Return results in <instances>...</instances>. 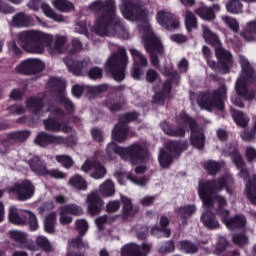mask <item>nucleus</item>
I'll list each match as a JSON object with an SVG mask.
<instances>
[{"instance_id": "nucleus-51", "label": "nucleus", "mask_w": 256, "mask_h": 256, "mask_svg": "<svg viewBox=\"0 0 256 256\" xmlns=\"http://www.w3.org/2000/svg\"><path fill=\"white\" fill-rule=\"evenodd\" d=\"M204 167L210 175H215L217 173V171H219V169H221V164L210 160L204 164Z\"/></svg>"}, {"instance_id": "nucleus-16", "label": "nucleus", "mask_w": 256, "mask_h": 256, "mask_svg": "<svg viewBox=\"0 0 256 256\" xmlns=\"http://www.w3.org/2000/svg\"><path fill=\"white\" fill-rule=\"evenodd\" d=\"M49 87L52 89H55V91H58L60 93L59 96V102L61 105H64L66 111L68 113H73L75 110V106L73 105V102L67 98V94L65 93V80H61L59 78H52L48 82Z\"/></svg>"}, {"instance_id": "nucleus-12", "label": "nucleus", "mask_w": 256, "mask_h": 256, "mask_svg": "<svg viewBox=\"0 0 256 256\" xmlns=\"http://www.w3.org/2000/svg\"><path fill=\"white\" fill-rule=\"evenodd\" d=\"M216 201V211H218L223 223H225L228 229H241L247 225V218L243 215H236L233 218H229V210L225 209V207H227V200H225V197L218 196Z\"/></svg>"}, {"instance_id": "nucleus-3", "label": "nucleus", "mask_w": 256, "mask_h": 256, "mask_svg": "<svg viewBox=\"0 0 256 256\" xmlns=\"http://www.w3.org/2000/svg\"><path fill=\"white\" fill-rule=\"evenodd\" d=\"M232 184L233 177L229 174L222 176L217 180L199 183L198 193L205 209V212L201 216V221L207 229H219L221 226L219 220L215 218V214L211 213V211H216L217 215H221L217 211V198L221 196H213V193L223 191V189L229 191V187H231Z\"/></svg>"}, {"instance_id": "nucleus-43", "label": "nucleus", "mask_w": 256, "mask_h": 256, "mask_svg": "<svg viewBox=\"0 0 256 256\" xmlns=\"http://www.w3.org/2000/svg\"><path fill=\"white\" fill-rule=\"evenodd\" d=\"M169 93H171V82L166 81L163 85V91L154 95L155 103H163L165 97H169Z\"/></svg>"}, {"instance_id": "nucleus-22", "label": "nucleus", "mask_w": 256, "mask_h": 256, "mask_svg": "<svg viewBox=\"0 0 256 256\" xmlns=\"http://www.w3.org/2000/svg\"><path fill=\"white\" fill-rule=\"evenodd\" d=\"M130 53L133 57L134 61V67L132 69V77L133 79H140L141 75H143V72L139 67H147L149 64L147 57L143 55L139 50L131 48Z\"/></svg>"}, {"instance_id": "nucleus-4", "label": "nucleus", "mask_w": 256, "mask_h": 256, "mask_svg": "<svg viewBox=\"0 0 256 256\" xmlns=\"http://www.w3.org/2000/svg\"><path fill=\"white\" fill-rule=\"evenodd\" d=\"M89 9L99 15L94 24V31L97 35L100 37L118 35L122 39H129L127 27L121 24L115 14V1L108 0L104 3L101 0H96L89 5Z\"/></svg>"}, {"instance_id": "nucleus-13", "label": "nucleus", "mask_w": 256, "mask_h": 256, "mask_svg": "<svg viewBox=\"0 0 256 256\" xmlns=\"http://www.w3.org/2000/svg\"><path fill=\"white\" fill-rule=\"evenodd\" d=\"M187 150V143L185 142H168L166 149H160L158 161L163 169H167L175 157L181 155V151Z\"/></svg>"}, {"instance_id": "nucleus-46", "label": "nucleus", "mask_w": 256, "mask_h": 256, "mask_svg": "<svg viewBox=\"0 0 256 256\" xmlns=\"http://www.w3.org/2000/svg\"><path fill=\"white\" fill-rule=\"evenodd\" d=\"M35 141L40 147H47V145H51V134L42 132L37 135Z\"/></svg>"}, {"instance_id": "nucleus-53", "label": "nucleus", "mask_w": 256, "mask_h": 256, "mask_svg": "<svg viewBox=\"0 0 256 256\" xmlns=\"http://www.w3.org/2000/svg\"><path fill=\"white\" fill-rule=\"evenodd\" d=\"M76 228L78 229L80 235H85L87 229H89V223L85 219H79L76 221Z\"/></svg>"}, {"instance_id": "nucleus-60", "label": "nucleus", "mask_w": 256, "mask_h": 256, "mask_svg": "<svg viewBox=\"0 0 256 256\" xmlns=\"http://www.w3.org/2000/svg\"><path fill=\"white\" fill-rule=\"evenodd\" d=\"M159 78V74H157V72L153 69H149L146 72V81H148V83H153V81H157V79Z\"/></svg>"}, {"instance_id": "nucleus-38", "label": "nucleus", "mask_w": 256, "mask_h": 256, "mask_svg": "<svg viewBox=\"0 0 256 256\" xmlns=\"http://www.w3.org/2000/svg\"><path fill=\"white\" fill-rule=\"evenodd\" d=\"M55 223H57V214L55 212H51L44 220V229L46 233H53L55 231Z\"/></svg>"}, {"instance_id": "nucleus-44", "label": "nucleus", "mask_w": 256, "mask_h": 256, "mask_svg": "<svg viewBox=\"0 0 256 256\" xmlns=\"http://www.w3.org/2000/svg\"><path fill=\"white\" fill-rule=\"evenodd\" d=\"M36 245L46 253H53V246H51V242L45 236L36 237Z\"/></svg>"}, {"instance_id": "nucleus-5", "label": "nucleus", "mask_w": 256, "mask_h": 256, "mask_svg": "<svg viewBox=\"0 0 256 256\" xmlns=\"http://www.w3.org/2000/svg\"><path fill=\"white\" fill-rule=\"evenodd\" d=\"M26 106L28 111H31V113H34L37 117H43L45 111H49V118L44 120L46 131H52L53 133H71L72 128L69 125L59 123L55 120V118L61 119V117L65 115L63 110L59 109L57 106H43V99L41 98H29L26 101Z\"/></svg>"}, {"instance_id": "nucleus-33", "label": "nucleus", "mask_w": 256, "mask_h": 256, "mask_svg": "<svg viewBox=\"0 0 256 256\" xmlns=\"http://www.w3.org/2000/svg\"><path fill=\"white\" fill-rule=\"evenodd\" d=\"M99 191L103 197H113L115 195V184L111 179H107L99 186Z\"/></svg>"}, {"instance_id": "nucleus-34", "label": "nucleus", "mask_w": 256, "mask_h": 256, "mask_svg": "<svg viewBox=\"0 0 256 256\" xmlns=\"http://www.w3.org/2000/svg\"><path fill=\"white\" fill-rule=\"evenodd\" d=\"M41 9H42L43 13L46 15V17L53 19V21H56L58 23H63V21H65V19L63 18V15L55 13V11H53V9H51V6H49V4L42 3Z\"/></svg>"}, {"instance_id": "nucleus-36", "label": "nucleus", "mask_w": 256, "mask_h": 256, "mask_svg": "<svg viewBox=\"0 0 256 256\" xmlns=\"http://www.w3.org/2000/svg\"><path fill=\"white\" fill-rule=\"evenodd\" d=\"M52 5L62 13H69V11H73L75 9L73 3L67 0H53Z\"/></svg>"}, {"instance_id": "nucleus-19", "label": "nucleus", "mask_w": 256, "mask_h": 256, "mask_svg": "<svg viewBox=\"0 0 256 256\" xmlns=\"http://www.w3.org/2000/svg\"><path fill=\"white\" fill-rule=\"evenodd\" d=\"M43 69H45V63L35 58L27 59L16 67V71L23 75H35V73H41Z\"/></svg>"}, {"instance_id": "nucleus-55", "label": "nucleus", "mask_w": 256, "mask_h": 256, "mask_svg": "<svg viewBox=\"0 0 256 256\" xmlns=\"http://www.w3.org/2000/svg\"><path fill=\"white\" fill-rule=\"evenodd\" d=\"M90 79H101L103 77V70L99 67H94L88 71Z\"/></svg>"}, {"instance_id": "nucleus-48", "label": "nucleus", "mask_w": 256, "mask_h": 256, "mask_svg": "<svg viewBox=\"0 0 256 256\" xmlns=\"http://www.w3.org/2000/svg\"><path fill=\"white\" fill-rule=\"evenodd\" d=\"M31 133L29 131H17L9 134L10 139L17 141L18 143H23L26 139H29Z\"/></svg>"}, {"instance_id": "nucleus-7", "label": "nucleus", "mask_w": 256, "mask_h": 256, "mask_svg": "<svg viewBox=\"0 0 256 256\" xmlns=\"http://www.w3.org/2000/svg\"><path fill=\"white\" fill-rule=\"evenodd\" d=\"M203 38L206 43H210L215 47L216 57L219 62V69L222 73H231L233 69V55L231 52L225 50L221 45V40L217 37V34L213 33L211 29L205 24H202Z\"/></svg>"}, {"instance_id": "nucleus-28", "label": "nucleus", "mask_w": 256, "mask_h": 256, "mask_svg": "<svg viewBox=\"0 0 256 256\" xmlns=\"http://www.w3.org/2000/svg\"><path fill=\"white\" fill-rule=\"evenodd\" d=\"M245 195L252 205H256V175L245 184Z\"/></svg>"}, {"instance_id": "nucleus-41", "label": "nucleus", "mask_w": 256, "mask_h": 256, "mask_svg": "<svg viewBox=\"0 0 256 256\" xmlns=\"http://www.w3.org/2000/svg\"><path fill=\"white\" fill-rule=\"evenodd\" d=\"M185 17V27L189 33L193 31V29H197V17L191 11H186L184 14Z\"/></svg>"}, {"instance_id": "nucleus-50", "label": "nucleus", "mask_w": 256, "mask_h": 256, "mask_svg": "<svg viewBox=\"0 0 256 256\" xmlns=\"http://www.w3.org/2000/svg\"><path fill=\"white\" fill-rule=\"evenodd\" d=\"M56 161L61 163L65 169L73 167V158H71L69 155H57Z\"/></svg>"}, {"instance_id": "nucleus-26", "label": "nucleus", "mask_w": 256, "mask_h": 256, "mask_svg": "<svg viewBox=\"0 0 256 256\" xmlns=\"http://www.w3.org/2000/svg\"><path fill=\"white\" fill-rule=\"evenodd\" d=\"M229 155H231L234 165L240 170L239 177H241V179H247V177H249V172L245 169V163L243 162V158H241L239 151L233 148L229 151Z\"/></svg>"}, {"instance_id": "nucleus-58", "label": "nucleus", "mask_w": 256, "mask_h": 256, "mask_svg": "<svg viewBox=\"0 0 256 256\" xmlns=\"http://www.w3.org/2000/svg\"><path fill=\"white\" fill-rule=\"evenodd\" d=\"M8 51L11 55H21V48L17 46L15 41L8 43Z\"/></svg>"}, {"instance_id": "nucleus-61", "label": "nucleus", "mask_w": 256, "mask_h": 256, "mask_svg": "<svg viewBox=\"0 0 256 256\" xmlns=\"http://www.w3.org/2000/svg\"><path fill=\"white\" fill-rule=\"evenodd\" d=\"M47 175H50V177H54V179H65V173L57 169L47 170Z\"/></svg>"}, {"instance_id": "nucleus-49", "label": "nucleus", "mask_w": 256, "mask_h": 256, "mask_svg": "<svg viewBox=\"0 0 256 256\" xmlns=\"http://www.w3.org/2000/svg\"><path fill=\"white\" fill-rule=\"evenodd\" d=\"M178 247L185 253H197V246L187 240L180 241Z\"/></svg>"}, {"instance_id": "nucleus-6", "label": "nucleus", "mask_w": 256, "mask_h": 256, "mask_svg": "<svg viewBox=\"0 0 256 256\" xmlns=\"http://www.w3.org/2000/svg\"><path fill=\"white\" fill-rule=\"evenodd\" d=\"M178 123L181 125V127L176 129L167 122H162L160 127L162 131H164V133L170 137H184L185 127L188 125L191 129L190 139L192 145L196 147V149H203V146L205 145V134L203 133V130L197 128L195 120L191 119V117H189L185 112H181Z\"/></svg>"}, {"instance_id": "nucleus-10", "label": "nucleus", "mask_w": 256, "mask_h": 256, "mask_svg": "<svg viewBox=\"0 0 256 256\" xmlns=\"http://www.w3.org/2000/svg\"><path fill=\"white\" fill-rule=\"evenodd\" d=\"M117 52L114 53L106 63V70L112 74L115 81L125 79V67H127V51L121 46H116Z\"/></svg>"}, {"instance_id": "nucleus-57", "label": "nucleus", "mask_w": 256, "mask_h": 256, "mask_svg": "<svg viewBox=\"0 0 256 256\" xmlns=\"http://www.w3.org/2000/svg\"><path fill=\"white\" fill-rule=\"evenodd\" d=\"M127 179L129 181H131L132 183H134V185H140L141 187H143V185H145V183H147L146 178H138L137 176H135L133 174H128Z\"/></svg>"}, {"instance_id": "nucleus-31", "label": "nucleus", "mask_w": 256, "mask_h": 256, "mask_svg": "<svg viewBox=\"0 0 256 256\" xmlns=\"http://www.w3.org/2000/svg\"><path fill=\"white\" fill-rule=\"evenodd\" d=\"M81 247H87V243L81 238H75L71 242L68 243V251L66 256H83L82 254H73L77 253V250L81 249Z\"/></svg>"}, {"instance_id": "nucleus-35", "label": "nucleus", "mask_w": 256, "mask_h": 256, "mask_svg": "<svg viewBox=\"0 0 256 256\" xmlns=\"http://www.w3.org/2000/svg\"><path fill=\"white\" fill-rule=\"evenodd\" d=\"M242 37H244L247 41H253L256 37V20L249 21L246 24L245 30L242 33Z\"/></svg>"}, {"instance_id": "nucleus-23", "label": "nucleus", "mask_w": 256, "mask_h": 256, "mask_svg": "<svg viewBox=\"0 0 256 256\" xmlns=\"http://www.w3.org/2000/svg\"><path fill=\"white\" fill-rule=\"evenodd\" d=\"M64 63L69 69L70 73L78 76L87 73V69L91 67V60L89 58H86L83 61H73L72 59L65 58Z\"/></svg>"}, {"instance_id": "nucleus-32", "label": "nucleus", "mask_w": 256, "mask_h": 256, "mask_svg": "<svg viewBox=\"0 0 256 256\" xmlns=\"http://www.w3.org/2000/svg\"><path fill=\"white\" fill-rule=\"evenodd\" d=\"M13 27H29L31 25V17L23 12H19L12 18Z\"/></svg>"}, {"instance_id": "nucleus-64", "label": "nucleus", "mask_w": 256, "mask_h": 256, "mask_svg": "<svg viewBox=\"0 0 256 256\" xmlns=\"http://www.w3.org/2000/svg\"><path fill=\"white\" fill-rule=\"evenodd\" d=\"M8 111L11 115H21L22 113H25V109L21 106H11Z\"/></svg>"}, {"instance_id": "nucleus-18", "label": "nucleus", "mask_w": 256, "mask_h": 256, "mask_svg": "<svg viewBox=\"0 0 256 256\" xmlns=\"http://www.w3.org/2000/svg\"><path fill=\"white\" fill-rule=\"evenodd\" d=\"M9 193H16L19 201H27L35 195V186L29 180L18 182L8 190Z\"/></svg>"}, {"instance_id": "nucleus-37", "label": "nucleus", "mask_w": 256, "mask_h": 256, "mask_svg": "<svg viewBox=\"0 0 256 256\" xmlns=\"http://www.w3.org/2000/svg\"><path fill=\"white\" fill-rule=\"evenodd\" d=\"M123 201V217L124 219H131L135 213H137V209H134L133 205L131 204V199L127 197H122Z\"/></svg>"}, {"instance_id": "nucleus-15", "label": "nucleus", "mask_w": 256, "mask_h": 256, "mask_svg": "<svg viewBox=\"0 0 256 256\" xmlns=\"http://www.w3.org/2000/svg\"><path fill=\"white\" fill-rule=\"evenodd\" d=\"M139 117V114L136 112H131L125 115H122L119 119L118 124L115 126L112 131V139L113 141H117L118 143H123L125 139H127V133H129V128L127 124L131 121H135Z\"/></svg>"}, {"instance_id": "nucleus-39", "label": "nucleus", "mask_w": 256, "mask_h": 256, "mask_svg": "<svg viewBox=\"0 0 256 256\" xmlns=\"http://www.w3.org/2000/svg\"><path fill=\"white\" fill-rule=\"evenodd\" d=\"M231 113L235 123L239 127H247V124L249 123V117L243 114V112L237 111L235 109H231Z\"/></svg>"}, {"instance_id": "nucleus-52", "label": "nucleus", "mask_w": 256, "mask_h": 256, "mask_svg": "<svg viewBox=\"0 0 256 256\" xmlns=\"http://www.w3.org/2000/svg\"><path fill=\"white\" fill-rule=\"evenodd\" d=\"M114 219L104 215V216H100L98 218H96L95 223L98 227V229H103V227H105V225H109L111 223H113Z\"/></svg>"}, {"instance_id": "nucleus-47", "label": "nucleus", "mask_w": 256, "mask_h": 256, "mask_svg": "<svg viewBox=\"0 0 256 256\" xmlns=\"http://www.w3.org/2000/svg\"><path fill=\"white\" fill-rule=\"evenodd\" d=\"M221 19L223 23H225V25H227L232 31H234L235 33L239 31V22H237L235 18L223 15Z\"/></svg>"}, {"instance_id": "nucleus-63", "label": "nucleus", "mask_w": 256, "mask_h": 256, "mask_svg": "<svg viewBox=\"0 0 256 256\" xmlns=\"http://www.w3.org/2000/svg\"><path fill=\"white\" fill-rule=\"evenodd\" d=\"M246 157L248 161H255L256 159V150L253 147L246 148Z\"/></svg>"}, {"instance_id": "nucleus-11", "label": "nucleus", "mask_w": 256, "mask_h": 256, "mask_svg": "<svg viewBox=\"0 0 256 256\" xmlns=\"http://www.w3.org/2000/svg\"><path fill=\"white\" fill-rule=\"evenodd\" d=\"M224 99H227V87L221 85L212 94H199L198 105L201 109H206V111H213V109L223 111V109H225V104L223 103Z\"/></svg>"}, {"instance_id": "nucleus-25", "label": "nucleus", "mask_w": 256, "mask_h": 256, "mask_svg": "<svg viewBox=\"0 0 256 256\" xmlns=\"http://www.w3.org/2000/svg\"><path fill=\"white\" fill-rule=\"evenodd\" d=\"M88 212L92 215H99L101 211H103V207L105 202L102 201L101 197H99V193L91 192L88 194L86 199Z\"/></svg>"}, {"instance_id": "nucleus-29", "label": "nucleus", "mask_w": 256, "mask_h": 256, "mask_svg": "<svg viewBox=\"0 0 256 256\" xmlns=\"http://www.w3.org/2000/svg\"><path fill=\"white\" fill-rule=\"evenodd\" d=\"M30 169L33 171V173H36V175H47V166H45V163L39 158V156L33 157L30 162Z\"/></svg>"}, {"instance_id": "nucleus-2", "label": "nucleus", "mask_w": 256, "mask_h": 256, "mask_svg": "<svg viewBox=\"0 0 256 256\" xmlns=\"http://www.w3.org/2000/svg\"><path fill=\"white\" fill-rule=\"evenodd\" d=\"M19 43L27 53L41 55L47 49L50 55H59V53H75L81 51L83 45L79 39H72L73 50L67 51V37L55 36L54 45L53 35L37 30L24 31L18 34Z\"/></svg>"}, {"instance_id": "nucleus-20", "label": "nucleus", "mask_w": 256, "mask_h": 256, "mask_svg": "<svg viewBox=\"0 0 256 256\" xmlns=\"http://www.w3.org/2000/svg\"><path fill=\"white\" fill-rule=\"evenodd\" d=\"M79 217V215H83V208L77 204H67L60 208V218L59 221L61 225H69L73 223V217Z\"/></svg>"}, {"instance_id": "nucleus-59", "label": "nucleus", "mask_w": 256, "mask_h": 256, "mask_svg": "<svg viewBox=\"0 0 256 256\" xmlns=\"http://www.w3.org/2000/svg\"><path fill=\"white\" fill-rule=\"evenodd\" d=\"M121 207V203H119V201L114 200V201H110L107 206L106 209L109 213H115V211L119 210V208Z\"/></svg>"}, {"instance_id": "nucleus-30", "label": "nucleus", "mask_w": 256, "mask_h": 256, "mask_svg": "<svg viewBox=\"0 0 256 256\" xmlns=\"http://www.w3.org/2000/svg\"><path fill=\"white\" fill-rule=\"evenodd\" d=\"M77 140L73 137L65 138L59 135L50 136V145H66V147H73Z\"/></svg>"}, {"instance_id": "nucleus-45", "label": "nucleus", "mask_w": 256, "mask_h": 256, "mask_svg": "<svg viewBox=\"0 0 256 256\" xmlns=\"http://www.w3.org/2000/svg\"><path fill=\"white\" fill-rule=\"evenodd\" d=\"M9 237L12 241H16L20 245H25L27 243V233L21 232L19 230H12L9 232Z\"/></svg>"}, {"instance_id": "nucleus-54", "label": "nucleus", "mask_w": 256, "mask_h": 256, "mask_svg": "<svg viewBox=\"0 0 256 256\" xmlns=\"http://www.w3.org/2000/svg\"><path fill=\"white\" fill-rule=\"evenodd\" d=\"M195 211H196L195 206H185L180 208L179 215L185 219L187 217H191V215H193Z\"/></svg>"}, {"instance_id": "nucleus-21", "label": "nucleus", "mask_w": 256, "mask_h": 256, "mask_svg": "<svg viewBox=\"0 0 256 256\" xmlns=\"http://www.w3.org/2000/svg\"><path fill=\"white\" fill-rule=\"evenodd\" d=\"M81 169L84 173L92 171L90 174L92 179H103L107 175V168L95 160H86L81 166Z\"/></svg>"}, {"instance_id": "nucleus-40", "label": "nucleus", "mask_w": 256, "mask_h": 256, "mask_svg": "<svg viewBox=\"0 0 256 256\" xmlns=\"http://www.w3.org/2000/svg\"><path fill=\"white\" fill-rule=\"evenodd\" d=\"M69 185L74 187V189H78L79 191L87 190V182L80 175H75L69 179Z\"/></svg>"}, {"instance_id": "nucleus-1", "label": "nucleus", "mask_w": 256, "mask_h": 256, "mask_svg": "<svg viewBox=\"0 0 256 256\" xmlns=\"http://www.w3.org/2000/svg\"><path fill=\"white\" fill-rule=\"evenodd\" d=\"M120 11L128 21H142L139 24V32L142 35V43L147 51L150 53L151 63L154 67L159 68V58L158 55L163 53V44L159 37L155 35L151 29V24L147 21L149 12L143 8V4L136 0H124L120 6ZM163 75H171V69L169 68H159Z\"/></svg>"}, {"instance_id": "nucleus-56", "label": "nucleus", "mask_w": 256, "mask_h": 256, "mask_svg": "<svg viewBox=\"0 0 256 256\" xmlns=\"http://www.w3.org/2000/svg\"><path fill=\"white\" fill-rule=\"evenodd\" d=\"M233 243L239 245V247H243V245H247V236L244 234H236L233 236Z\"/></svg>"}, {"instance_id": "nucleus-14", "label": "nucleus", "mask_w": 256, "mask_h": 256, "mask_svg": "<svg viewBox=\"0 0 256 256\" xmlns=\"http://www.w3.org/2000/svg\"><path fill=\"white\" fill-rule=\"evenodd\" d=\"M9 219L14 225H29L32 231L39 229V222L37 217L30 211L17 210L15 206L9 209Z\"/></svg>"}, {"instance_id": "nucleus-9", "label": "nucleus", "mask_w": 256, "mask_h": 256, "mask_svg": "<svg viewBox=\"0 0 256 256\" xmlns=\"http://www.w3.org/2000/svg\"><path fill=\"white\" fill-rule=\"evenodd\" d=\"M239 63L242 67V71L236 81L235 90L239 97H244V99L251 101V99L255 98V94L247 91V85H256V73L253 67H251L247 57L240 55Z\"/></svg>"}, {"instance_id": "nucleus-24", "label": "nucleus", "mask_w": 256, "mask_h": 256, "mask_svg": "<svg viewBox=\"0 0 256 256\" xmlns=\"http://www.w3.org/2000/svg\"><path fill=\"white\" fill-rule=\"evenodd\" d=\"M149 251H151V244L139 246L135 243H130L122 247L121 256H146Z\"/></svg>"}, {"instance_id": "nucleus-27", "label": "nucleus", "mask_w": 256, "mask_h": 256, "mask_svg": "<svg viewBox=\"0 0 256 256\" xmlns=\"http://www.w3.org/2000/svg\"><path fill=\"white\" fill-rule=\"evenodd\" d=\"M160 225L162 228L157 226L152 228V235L155 237H171V230L165 228L167 225H169V218H167V216H161Z\"/></svg>"}, {"instance_id": "nucleus-42", "label": "nucleus", "mask_w": 256, "mask_h": 256, "mask_svg": "<svg viewBox=\"0 0 256 256\" xmlns=\"http://www.w3.org/2000/svg\"><path fill=\"white\" fill-rule=\"evenodd\" d=\"M196 14H198L204 21H213V19H215V12L213 11V8H209L207 6L198 8L196 10Z\"/></svg>"}, {"instance_id": "nucleus-8", "label": "nucleus", "mask_w": 256, "mask_h": 256, "mask_svg": "<svg viewBox=\"0 0 256 256\" xmlns=\"http://www.w3.org/2000/svg\"><path fill=\"white\" fill-rule=\"evenodd\" d=\"M106 153L108 159L113 160V155H120L122 159L126 161H131L133 165H137V163H143L148 153L143 146L139 143H134L130 145L128 148H121L115 144V142H111L107 145Z\"/></svg>"}, {"instance_id": "nucleus-62", "label": "nucleus", "mask_w": 256, "mask_h": 256, "mask_svg": "<svg viewBox=\"0 0 256 256\" xmlns=\"http://www.w3.org/2000/svg\"><path fill=\"white\" fill-rule=\"evenodd\" d=\"M0 13H15V8H13V6H9L8 4H3V1L0 0Z\"/></svg>"}, {"instance_id": "nucleus-17", "label": "nucleus", "mask_w": 256, "mask_h": 256, "mask_svg": "<svg viewBox=\"0 0 256 256\" xmlns=\"http://www.w3.org/2000/svg\"><path fill=\"white\" fill-rule=\"evenodd\" d=\"M156 21L158 25H161L163 29L167 31H173L179 29V17L167 10H160L156 14Z\"/></svg>"}]
</instances>
